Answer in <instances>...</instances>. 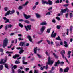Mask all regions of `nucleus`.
Wrapping results in <instances>:
<instances>
[{
	"mask_svg": "<svg viewBox=\"0 0 73 73\" xmlns=\"http://www.w3.org/2000/svg\"><path fill=\"white\" fill-rule=\"evenodd\" d=\"M44 68H45V66H44L43 67H41L40 68V70H44Z\"/></svg>",
	"mask_w": 73,
	"mask_h": 73,
	"instance_id": "49530a36",
	"label": "nucleus"
},
{
	"mask_svg": "<svg viewBox=\"0 0 73 73\" xmlns=\"http://www.w3.org/2000/svg\"><path fill=\"white\" fill-rule=\"evenodd\" d=\"M11 66H12V73H13L14 72V70L13 69V68H14V69H16V68H17V66H16V65H15L13 66V65L12 64L11 65Z\"/></svg>",
	"mask_w": 73,
	"mask_h": 73,
	"instance_id": "1a4fd4ad",
	"label": "nucleus"
},
{
	"mask_svg": "<svg viewBox=\"0 0 73 73\" xmlns=\"http://www.w3.org/2000/svg\"><path fill=\"white\" fill-rule=\"evenodd\" d=\"M68 9L67 8H66V9H64L63 10V9H62L61 10V12H62V13H65L66 11V10H68Z\"/></svg>",
	"mask_w": 73,
	"mask_h": 73,
	"instance_id": "2eb2a0df",
	"label": "nucleus"
},
{
	"mask_svg": "<svg viewBox=\"0 0 73 73\" xmlns=\"http://www.w3.org/2000/svg\"><path fill=\"white\" fill-rule=\"evenodd\" d=\"M42 41H43V40H41L40 41H39L37 43V44H40V43H41V42H42Z\"/></svg>",
	"mask_w": 73,
	"mask_h": 73,
	"instance_id": "13d9d810",
	"label": "nucleus"
},
{
	"mask_svg": "<svg viewBox=\"0 0 73 73\" xmlns=\"http://www.w3.org/2000/svg\"><path fill=\"white\" fill-rule=\"evenodd\" d=\"M37 55L38 56V58H42V56H41V55H40V54H37Z\"/></svg>",
	"mask_w": 73,
	"mask_h": 73,
	"instance_id": "7c9ffc66",
	"label": "nucleus"
},
{
	"mask_svg": "<svg viewBox=\"0 0 73 73\" xmlns=\"http://www.w3.org/2000/svg\"><path fill=\"white\" fill-rule=\"evenodd\" d=\"M34 73H38V71L36 70H34Z\"/></svg>",
	"mask_w": 73,
	"mask_h": 73,
	"instance_id": "338daca9",
	"label": "nucleus"
},
{
	"mask_svg": "<svg viewBox=\"0 0 73 73\" xmlns=\"http://www.w3.org/2000/svg\"><path fill=\"white\" fill-rule=\"evenodd\" d=\"M46 41H47L48 43V44H49V45H50V41L49 40H47Z\"/></svg>",
	"mask_w": 73,
	"mask_h": 73,
	"instance_id": "4d7b16f0",
	"label": "nucleus"
},
{
	"mask_svg": "<svg viewBox=\"0 0 73 73\" xmlns=\"http://www.w3.org/2000/svg\"><path fill=\"white\" fill-rule=\"evenodd\" d=\"M56 44V46H59V45H60V44H59V43H57V42H55Z\"/></svg>",
	"mask_w": 73,
	"mask_h": 73,
	"instance_id": "052dcab7",
	"label": "nucleus"
},
{
	"mask_svg": "<svg viewBox=\"0 0 73 73\" xmlns=\"http://www.w3.org/2000/svg\"><path fill=\"white\" fill-rule=\"evenodd\" d=\"M28 1H26V2L25 3V4H22V6H26V5H27L28 4Z\"/></svg>",
	"mask_w": 73,
	"mask_h": 73,
	"instance_id": "b1692460",
	"label": "nucleus"
},
{
	"mask_svg": "<svg viewBox=\"0 0 73 73\" xmlns=\"http://www.w3.org/2000/svg\"><path fill=\"white\" fill-rule=\"evenodd\" d=\"M48 2H46V4H49L50 5H51L53 4V2L50 0H48Z\"/></svg>",
	"mask_w": 73,
	"mask_h": 73,
	"instance_id": "0eeeda50",
	"label": "nucleus"
},
{
	"mask_svg": "<svg viewBox=\"0 0 73 73\" xmlns=\"http://www.w3.org/2000/svg\"><path fill=\"white\" fill-rule=\"evenodd\" d=\"M5 66L7 69H8V65L7 64H5Z\"/></svg>",
	"mask_w": 73,
	"mask_h": 73,
	"instance_id": "473e14b6",
	"label": "nucleus"
},
{
	"mask_svg": "<svg viewBox=\"0 0 73 73\" xmlns=\"http://www.w3.org/2000/svg\"><path fill=\"white\" fill-rule=\"evenodd\" d=\"M27 38H28L30 42H32V39L31 38V36L28 35L27 36Z\"/></svg>",
	"mask_w": 73,
	"mask_h": 73,
	"instance_id": "ddd939ff",
	"label": "nucleus"
},
{
	"mask_svg": "<svg viewBox=\"0 0 73 73\" xmlns=\"http://www.w3.org/2000/svg\"><path fill=\"white\" fill-rule=\"evenodd\" d=\"M51 29H52V28H51L48 29L47 30V33H50V30H51Z\"/></svg>",
	"mask_w": 73,
	"mask_h": 73,
	"instance_id": "cd10ccee",
	"label": "nucleus"
},
{
	"mask_svg": "<svg viewBox=\"0 0 73 73\" xmlns=\"http://www.w3.org/2000/svg\"><path fill=\"white\" fill-rule=\"evenodd\" d=\"M50 12H52V11L48 12L46 13V15H50Z\"/></svg>",
	"mask_w": 73,
	"mask_h": 73,
	"instance_id": "c03bdc74",
	"label": "nucleus"
},
{
	"mask_svg": "<svg viewBox=\"0 0 73 73\" xmlns=\"http://www.w3.org/2000/svg\"><path fill=\"white\" fill-rule=\"evenodd\" d=\"M16 49H21L20 51L19 52V53H20V54L24 52V50H23V48H21L20 47H17L16 48Z\"/></svg>",
	"mask_w": 73,
	"mask_h": 73,
	"instance_id": "423d86ee",
	"label": "nucleus"
},
{
	"mask_svg": "<svg viewBox=\"0 0 73 73\" xmlns=\"http://www.w3.org/2000/svg\"><path fill=\"white\" fill-rule=\"evenodd\" d=\"M19 27H20L21 28H23V25L21 23H19Z\"/></svg>",
	"mask_w": 73,
	"mask_h": 73,
	"instance_id": "ea45409f",
	"label": "nucleus"
},
{
	"mask_svg": "<svg viewBox=\"0 0 73 73\" xmlns=\"http://www.w3.org/2000/svg\"><path fill=\"white\" fill-rule=\"evenodd\" d=\"M42 4H46V1L45 0H42Z\"/></svg>",
	"mask_w": 73,
	"mask_h": 73,
	"instance_id": "c756f323",
	"label": "nucleus"
},
{
	"mask_svg": "<svg viewBox=\"0 0 73 73\" xmlns=\"http://www.w3.org/2000/svg\"><path fill=\"white\" fill-rule=\"evenodd\" d=\"M40 24L41 25H46V22H43L40 23Z\"/></svg>",
	"mask_w": 73,
	"mask_h": 73,
	"instance_id": "393cba45",
	"label": "nucleus"
},
{
	"mask_svg": "<svg viewBox=\"0 0 73 73\" xmlns=\"http://www.w3.org/2000/svg\"><path fill=\"white\" fill-rule=\"evenodd\" d=\"M46 54L48 56H49V55L50 54L49 53H48V52L47 51H46Z\"/></svg>",
	"mask_w": 73,
	"mask_h": 73,
	"instance_id": "5fc2aeb1",
	"label": "nucleus"
},
{
	"mask_svg": "<svg viewBox=\"0 0 73 73\" xmlns=\"http://www.w3.org/2000/svg\"><path fill=\"white\" fill-rule=\"evenodd\" d=\"M48 62H50V61H51V59H50V57L49 56L48 57Z\"/></svg>",
	"mask_w": 73,
	"mask_h": 73,
	"instance_id": "e2e57ef3",
	"label": "nucleus"
},
{
	"mask_svg": "<svg viewBox=\"0 0 73 73\" xmlns=\"http://www.w3.org/2000/svg\"><path fill=\"white\" fill-rule=\"evenodd\" d=\"M53 55L54 56V57L56 58H58V56H57V55H56V54L55 53H53Z\"/></svg>",
	"mask_w": 73,
	"mask_h": 73,
	"instance_id": "a878e982",
	"label": "nucleus"
},
{
	"mask_svg": "<svg viewBox=\"0 0 73 73\" xmlns=\"http://www.w3.org/2000/svg\"><path fill=\"white\" fill-rule=\"evenodd\" d=\"M22 8H23V6H20L18 8V9H22Z\"/></svg>",
	"mask_w": 73,
	"mask_h": 73,
	"instance_id": "72a5a7b5",
	"label": "nucleus"
},
{
	"mask_svg": "<svg viewBox=\"0 0 73 73\" xmlns=\"http://www.w3.org/2000/svg\"><path fill=\"white\" fill-rule=\"evenodd\" d=\"M60 64V62L59 60H58L57 62H55V64Z\"/></svg>",
	"mask_w": 73,
	"mask_h": 73,
	"instance_id": "2f4dec72",
	"label": "nucleus"
},
{
	"mask_svg": "<svg viewBox=\"0 0 73 73\" xmlns=\"http://www.w3.org/2000/svg\"><path fill=\"white\" fill-rule=\"evenodd\" d=\"M56 27L58 29H60V28H61V25H57Z\"/></svg>",
	"mask_w": 73,
	"mask_h": 73,
	"instance_id": "f704fd0d",
	"label": "nucleus"
},
{
	"mask_svg": "<svg viewBox=\"0 0 73 73\" xmlns=\"http://www.w3.org/2000/svg\"><path fill=\"white\" fill-rule=\"evenodd\" d=\"M67 35H69V29H67V32H66Z\"/></svg>",
	"mask_w": 73,
	"mask_h": 73,
	"instance_id": "a18cd8bd",
	"label": "nucleus"
},
{
	"mask_svg": "<svg viewBox=\"0 0 73 73\" xmlns=\"http://www.w3.org/2000/svg\"><path fill=\"white\" fill-rule=\"evenodd\" d=\"M12 27V25L11 24H9L7 25L8 28H11Z\"/></svg>",
	"mask_w": 73,
	"mask_h": 73,
	"instance_id": "58836bf2",
	"label": "nucleus"
},
{
	"mask_svg": "<svg viewBox=\"0 0 73 73\" xmlns=\"http://www.w3.org/2000/svg\"><path fill=\"white\" fill-rule=\"evenodd\" d=\"M60 71L61 73H62L63 72V70L62 69L60 68Z\"/></svg>",
	"mask_w": 73,
	"mask_h": 73,
	"instance_id": "69168bd1",
	"label": "nucleus"
},
{
	"mask_svg": "<svg viewBox=\"0 0 73 73\" xmlns=\"http://www.w3.org/2000/svg\"><path fill=\"white\" fill-rule=\"evenodd\" d=\"M64 44H65L64 45L65 47V48H68V45L67 42L65 41H64Z\"/></svg>",
	"mask_w": 73,
	"mask_h": 73,
	"instance_id": "6ab92c4d",
	"label": "nucleus"
},
{
	"mask_svg": "<svg viewBox=\"0 0 73 73\" xmlns=\"http://www.w3.org/2000/svg\"><path fill=\"white\" fill-rule=\"evenodd\" d=\"M7 61V59L4 60V59H1L0 61V64H5V62Z\"/></svg>",
	"mask_w": 73,
	"mask_h": 73,
	"instance_id": "20e7f679",
	"label": "nucleus"
},
{
	"mask_svg": "<svg viewBox=\"0 0 73 73\" xmlns=\"http://www.w3.org/2000/svg\"><path fill=\"white\" fill-rule=\"evenodd\" d=\"M56 19L58 20V21H60V18H59L58 17H56Z\"/></svg>",
	"mask_w": 73,
	"mask_h": 73,
	"instance_id": "09e8293b",
	"label": "nucleus"
},
{
	"mask_svg": "<svg viewBox=\"0 0 73 73\" xmlns=\"http://www.w3.org/2000/svg\"><path fill=\"white\" fill-rule=\"evenodd\" d=\"M70 53H71V51H69L67 53V55H70Z\"/></svg>",
	"mask_w": 73,
	"mask_h": 73,
	"instance_id": "6e6d98bb",
	"label": "nucleus"
},
{
	"mask_svg": "<svg viewBox=\"0 0 73 73\" xmlns=\"http://www.w3.org/2000/svg\"><path fill=\"white\" fill-rule=\"evenodd\" d=\"M65 16L66 18H68V16H69V14L67 13L66 14Z\"/></svg>",
	"mask_w": 73,
	"mask_h": 73,
	"instance_id": "de8ad7c7",
	"label": "nucleus"
},
{
	"mask_svg": "<svg viewBox=\"0 0 73 73\" xmlns=\"http://www.w3.org/2000/svg\"><path fill=\"white\" fill-rule=\"evenodd\" d=\"M54 31H53L52 33L51 34V37H54V38H55V37H56V36L57 35V33H55L53 34V33H54Z\"/></svg>",
	"mask_w": 73,
	"mask_h": 73,
	"instance_id": "6e6552de",
	"label": "nucleus"
},
{
	"mask_svg": "<svg viewBox=\"0 0 73 73\" xmlns=\"http://www.w3.org/2000/svg\"><path fill=\"white\" fill-rule=\"evenodd\" d=\"M32 26L31 25H28L27 26H25V27L26 29V30L27 31H28V30H31V27Z\"/></svg>",
	"mask_w": 73,
	"mask_h": 73,
	"instance_id": "7ed1b4c3",
	"label": "nucleus"
},
{
	"mask_svg": "<svg viewBox=\"0 0 73 73\" xmlns=\"http://www.w3.org/2000/svg\"><path fill=\"white\" fill-rule=\"evenodd\" d=\"M56 39L59 41H61V39L59 36H58V37L56 38Z\"/></svg>",
	"mask_w": 73,
	"mask_h": 73,
	"instance_id": "4be33fe9",
	"label": "nucleus"
},
{
	"mask_svg": "<svg viewBox=\"0 0 73 73\" xmlns=\"http://www.w3.org/2000/svg\"><path fill=\"white\" fill-rule=\"evenodd\" d=\"M4 68V66L3 65H0V70H3V69Z\"/></svg>",
	"mask_w": 73,
	"mask_h": 73,
	"instance_id": "bb28decb",
	"label": "nucleus"
},
{
	"mask_svg": "<svg viewBox=\"0 0 73 73\" xmlns=\"http://www.w3.org/2000/svg\"><path fill=\"white\" fill-rule=\"evenodd\" d=\"M36 18L37 19H39V18H40V17H41V15H40V14L38 13H36Z\"/></svg>",
	"mask_w": 73,
	"mask_h": 73,
	"instance_id": "4468645a",
	"label": "nucleus"
},
{
	"mask_svg": "<svg viewBox=\"0 0 73 73\" xmlns=\"http://www.w3.org/2000/svg\"><path fill=\"white\" fill-rule=\"evenodd\" d=\"M37 47L34 48V52L35 54H36V53H37Z\"/></svg>",
	"mask_w": 73,
	"mask_h": 73,
	"instance_id": "dca6fc26",
	"label": "nucleus"
},
{
	"mask_svg": "<svg viewBox=\"0 0 73 73\" xmlns=\"http://www.w3.org/2000/svg\"><path fill=\"white\" fill-rule=\"evenodd\" d=\"M20 56L19 54H16L13 56V58L15 59L16 58H17L19 57Z\"/></svg>",
	"mask_w": 73,
	"mask_h": 73,
	"instance_id": "a211bd4d",
	"label": "nucleus"
},
{
	"mask_svg": "<svg viewBox=\"0 0 73 73\" xmlns=\"http://www.w3.org/2000/svg\"><path fill=\"white\" fill-rule=\"evenodd\" d=\"M36 5H35L34 6L33 8V10H34V9H35V8H36Z\"/></svg>",
	"mask_w": 73,
	"mask_h": 73,
	"instance_id": "0e129e2a",
	"label": "nucleus"
},
{
	"mask_svg": "<svg viewBox=\"0 0 73 73\" xmlns=\"http://www.w3.org/2000/svg\"><path fill=\"white\" fill-rule=\"evenodd\" d=\"M8 38H5L3 40V43L2 46L3 48H5L6 46H7L8 45Z\"/></svg>",
	"mask_w": 73,
	"mask_h": 73,
	"instance_id": "f257e3e1",
	"label": "nucleus"
},
{
	"mask_svg": "<svg viewBox=\"0 0 73 73\" xmlns=\"http://www.w3.org/2000/svg\"><path fill=\"white\" fill-rule=\"evenodd\" d=\"M22 60H23V64H28V62L24 61V60H25V57H23L22 58Z\"/></svg>",
	"mask_w": 73,
	"mask_h": 73,
	"instance_id": "f3484780",
	"label": "nucleus"
},
{
	"mask_svg": "<svg viewBox=\"0 0 73 73\" xmlns=\"http://www.w3.org/2000/svg\"><path fill=\"white\" fill-rule=\"evenodd\" d=\"M7 28H8V25H6V26H5V30H7Z\"/></svg>",
	"mask_w": 73,
	"mask_h": 73,
	"instance_id": "603ef678",
	"label": "nucleus"
},
{
	"mask_svg": "<svg viewBox=\"0 0 73 73\" xmlns=\"http://www.w3.org/2000/svg\"><path fill=\"white\" fill-rule=\"evenodd\" d=\"M20 62L19 61H17V60L16 61L15 63L18 64H20Z\"/></svg>",
	"mask_w": 73,
	"mask_h": 73,
	"instance_id": "4c0bfd02",
	"label": "nucleus"
},
{
	"mask_svg": "<svg viewBox=\"0 0 73 73\" xmlns=\"http://www.w3.org/2000/svg\"><path fill=\"white\" fill-rule=\"evenodd\" d=\"M4 9L5 11H7V10H8V8L7 7H5L4 8Z\"/></svg>",
	"mask_w": 73,
	"mask_h": 73,
	"instance_id": "c9c22d12",
	"label": "nucleus"
},
{
	"mask_svg": "<svg viewBox=\"0 0 73 73\" xmlns=\"http://www.w3.org/2000/svg\"><path fill=\"white\" fill-rule=\"evenodd\" d=\"M18 40H19V41L22 40H23V39L22 38H21V37H20L18 38Z\"/></svg>",
	"mask_w": 73,
	"mask_h": 73,
	"instance_id": "bf43d9fd",
	"label": "nucleus"
},
{
	"mask_svg": "<svg viewBox=\"0 0 73 73\" xmlns=\"http://www.w3.org/2000/svg\"><path fill=\"white\" fill-rule=\"evenodd\" d=\"M6 53L8 54V53H13V52H9V51H7L6 52Z\"/></svg>",
	"mask_w": 73,
	"mask_h": 73,
	"instance_id": "3c124183",
	"label": "nucleus"
},
{
	"mask_svg": "<svg viewBox=\"0 0 73 73\" xmlns=\"http://www.w3.org/2000/svg\"><path fill=\"white\" fill-rule=\"evenodd\" d=\"M9 22V19H7L5 21V23H8Z\"/></svg>",
	"mask_w": 73,
	"mask_h": 73,
	"instance_id": "a19ab883",
	"label": "nucleus"
},
{
	"mask_svg": "<svg viewBox=\"0 0 73 73\" xmlns=\"http://www.w3.org/2000/svg\"><path fill=\"white\" fill-rule=\"evenodd\" d=\"M3 50H4L2 48H0V52L1 53H3Z\"/></svg>",
	"mask_w": 73,
	"mask_h": 73,
	"instance_id": "37998d69",
	"label": "nucleus"
},
{
	"mask_svg": "<svg viewBox=\"0 0 73 73\" xmlns=\"http://www.w3.org/2000/svg\"><path fill=\"white\" fill-rule=\"evenodd\" d=\"M45 29V26H42L40 29V32L42 33L44 31Z\"/></svg>",
	"mask_w": 73,
	"mask_h": 73,
	"instance_id": "9d476101",
	"label": "nucleus"
},
{
	"mask_svg": "<svg viewBox=\"0 0 73 73\" xmlns=\"http://www.w3.org/2000/svg\"><path fill=\"white\" fill-rule=\"evenodd\" d=\"M63 52H62V51H61V52H60L61 54V55L62 56V57L63 58H65V56H64V54H65V51L64 50H62Z\"/></svg>",
	"mask_w": 73,
	"mask_h": 73,
	"instance_id": "39448f33",
	"label": "nucleus"
},
{
	"mask_svg": "<svg viewBox=\"0 0 73 73\" xmlns=\"http://www.w3.org/2000/svg\"><path fill=\"white\" fill-rule=\"evenodd\" d=\"M15 13V10H13L12 11L9 10L5 14V16H6L7 15H12L13 13Z\"/></svg>",
	"mask_w": 73,
	"mask_h": 73,
	"instance_id": "f03ea898",
	"label": "nucleus"
},
{
	"mask_svg": "<svg viewBox=\"0 0 73 73\" xmlns=\"http://www.w3.org/2000/svg\"><path fill=\"white\" fill-rule=\"evenodd\" d=\"M23 15L25 18L26 19H29V18L31 17V15H27L25 14H24Z\"/></svg>",
	"mask_w": 73,
	"mask_h": 73,
	"instance_id": "9b49d317",
	"label": "nucleus"
},
{
	"mask_svg": "<svg viewBox=\"0 0 73 73\" xmlns=\"http://www.w3.org/2000/svg\"><path fill=\"white\" fill-rule=\"evenodd\" d=\"M25 72L23 71H22L20 69H19L18 71V73H25Z\"/></svg>",
	"mask_w": 73,
	"mask_h": 73,
	"instance_id": "412c9836",
	"label": "nucleus"
},
{
	"mask_svg": "<svg viewBox=\"0 0 73 73\" xmlns=\"http://www.w3.org/2000/svg\"><path fill=\"white\" fill-rule=\"evenodd\" d=\"M52 22L53 23H56V20L54 19H53L52 21Z\"/></svg>",
	"mask_w": 73,
	"mask_h": 73,
	"instance_id": "864d4df0",
	"label": "nucleus"
},
{
	"mask_svg": "<svg viewBox=\"0 0 73 73\" xmlns=\"http://www.w3.org/2000/svg\"><path fill=\"white\" fill-rule=\"evenodd\" d=\"M70 18H72L73 17V14L72 13H70Z\"/></svg>",
	"mask_w": 73,
	"mask_h": 73,
	"instance_id": "79ce46f5",
	"label": "nucleus"
},
{
	"mask_svg": "<svg viewBox=\"0 0 73 73\" xmlns=\"http://www.w3.org/2000/svg\"><path fill=\"white\" fill-rule=\"evenodd\" d=\"M69 6V4H64L63 5V7H68Z\"/></svg>",
	"mask_w": 73,
	"mask_h": 73,
	"instance_id": "8fccbe9b",
	"label": "nucleus"
},
{
	"mask_svg": "<svg viewBox=\"0 0 73 73\" xmlns=\"http://www.w3.org/2000/svg\"><path fill=\"white\" fill-rule=\"evenodd\" d=\"M53 70H51L50 71L49 73H54V72H52Z\"/></svg>",
	"mask_w": 73,
	"mask_h": 73,
	"instance_id": "774afa93",
	"label": "nucleus"
},
{
	"mask_svg": "<svg viewBox=\"0 0 73 73\" xmlns=\"http://www.w3.org/2000/svg\"><path fill=\"white\" fill-rule=\"evenodd\" d=\"M54 62L53 60H51L48 62V63H47L46 64H53Z\"/></svg>",
	"mask_w": 73,
	"mask_h": 73,
	"instance_id": "aec40b11",
	"label": "nucleus"
},
{
	"mask_svg": "<svg viewBox=\"0 0 73 73\" xmlns=\"http://www.w3.org/2000/svg\"><path fill=\"white\" fill-rule=\"evenodd\" d=\"M24 45V42H21L19 44L20 46H23Z\"/></svg>",
	"mask_w": 73,
	"mask_h": 73,
	"instance_id": "5701e85b",
	"label": "nucleus"
},
{
	"mask_svg": "<svg viewBox=\"0 0 73 73\" xmlns=\"http://www.w3.org/2000/svg\"><path fill=\"white\" fill-rule=\"evenodd\" d=\"M72 29H73V26H71L70 27L69 30L70 31H72Z\"/></svg>",
	"mask_w": 73,
	"mask_h": 73,
	"instance_id": "c85d7f7f",
	"label": "nucleus"
},
{
	"mask_svg": "<svg viewBox=\"0 0 73 73\" xmlns=\"http://www.w3.org/2000/svg\"><path fill=\"white\" fill-rule=\"evenodd\" d=\"M24 21L25 23H27V24L29 23V21L27 20H25Z\"/></svg>",
	"mask_w": 73,
	"mask_h": 73,
	"instance_id": "e433bc0d",
	"label": "nucleus"
},
{
	"mask_svg": "<svg viewBox=\"0 0 73 73\" xmlns=\"http://www.w3.org/2000/svg\"><path fill=\"white\" fill-rule=\"evenodd\" d=\"M69 70V68L68 67H67L66 68H65L64 70V73H67L68 72Z\"/></svg>",
	"mask_w": 73,
	"mask_h": 73,
	"instance_id": "f8f14e48",
	"label": "nucleus"
},
{
	"mask_svg": "<svg viewBox=\"0 0 73 73\" xmlns=\"http://www.w3.org/2000/svg\"><path fill=\"white\" fill-rule=\"evenodd\" d=\"M38 3H39L38 2H36L35 3V4L36 5H37L38 4Z\"/></svg>",
	"mask_w": 73,
	"mask_h": 73,
	"instance_id": "680f3d73",
	"label": "nucleus"
}]
</instances>
